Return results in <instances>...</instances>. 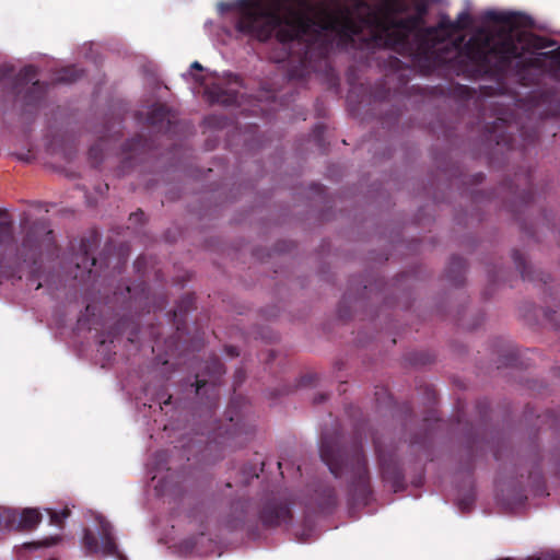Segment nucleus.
<instances>
[{"label":"nucleus","instance_id":"c9c22d12","mask_svg":"<svg viewBox=\"0 0 560 560\" xmlns=\"http://www.w3.org/2000/svg\"><path fill=\"white\" fill-rule=\"evenodd\" d=\"M202 537H203V534H200L198 536L188 537L179 544V547L182 550H184L186 552H194L196 545L198 542V539L202 538Z\"/></svg>","mask_w":560,"mask_h":560},{"label":"nucleus","instance_id":"e2e57ef3","mask_svg":"<svg viewBox=\"0 0 560 560\" xmlns=\"http://www.w3.org/2000/svg\"><path fill=\"white\" fill-rule=\"evenodd\" d=\"M342 303H343V301L340 303V305L338 307V314H339V317L343 319L346 317H349V314L343 312Z\"/></svg>","mask_w":560,"mask_h":560},{"label":"nucleus","instance_id":"13d9d810","mask_svg":"<svg viewBox=\"0 0 560 560\" xmlns=\"http://www.w3.org/2000/svg\"><path fill=\"white\" fill-rule=\"evenodd\" d=\"M477 408L479 409V412L482 415L488 410L489 404L487 400L478 401Z\"/></svg>","mask_w":560,"mask_h":560},{"label":"nucleus","instance_id":"680f3d73","mask_svg":"<svg viewBox=\"0 0 560 560\" xmlns=\"http://www.w3.org/2000/svg\"><path fill=\"white\" fill-rule=\"evenodd\" d=\"M424 482V476L423 474L419 475L413 481L412 485L416 487H421Z\"/></svg>","mask_w":560,"mask_h":560},{"label":"nucleus","instance_id":"7ed1b4c3","mask_svg":"<svg viewBox=\"0 0 560 560\" xmlns=\"http://www.w3.org/2000/svg\"><path fill=\"white\" fill-rule=\"evenodd\" d=\"M427 9L418 8L416 14L405 19L388 16L380 21L382 32L373 35L372 43L386 45L402 57L413 61L430 62L434 59L438 45L447 42L456 33L467 30L471 24V16L467 11L460 12L455 21L442 15L434 26H423Z\"/></svg>","mask_w":560,"mask_h":560},{"label":"nucleus","instance_id":"0eeeda50","mask_svg":"<svg viewBox=\"0 0 560 560\" xmlns=\"http://www.w3.org/2000/svg\"><path fill=\"white\" fill-rule=\"evenodd\" d=\"M57 249L54 231L44 220L33 222L21 243V256L24 261L36 265L44 254L54 255Z\"/></svg>","mask_w":560,"mask_h":560},{"label":"nucleus","instance_id":"39448f33","mask_svg":"<svg viewBox=\"0 0 560 560\" xmlns=\"http://www.w3.org/2000/svg\"><path fill=\"white\" fill-rule=\"evenodd\" d=\"M13 67L0 66V91L2 94H10L14 98H19L22 90H25L22 96L24 108L37 107L46 95V84L35 80L37 69L32 66H25L16 75L13 77Z\"/></svg>","mask_w":560,"mask_h":560},{"label":"nucleus","instance_id":"9b49d317","mask_svg":"<svg viewBox=\"0 0 560 560\" xmlns=\"http://www.w3.org/2000/svg\"><path fill=\"white\" fill-rule=\"evenodd\" d=\"M373 445L378 464L381 479L389 483L394 492L404 491L407 488L405 475L396 457V446L387 450L381 436L373 434Z\"/></svg>","mask_w":560,"mask_h":560},{"label":"nucleus","instance_id":"864d4df0","mask_svg":"<svg viewBox=\"0 0 560 560\" xmlns=\"http://www.w3.org/2000/svg\"><path fill=\"white\" fill-rule=\"evenodd\" d=\"M536 482H537V493L540 495H544L545 491H546V485L540 475L537 477Z\"/></svg>","mask_w":560,"mask_h":560},{"label":"nucleus","instance_id":"79ce46f5","mask_svg":"<svg viewBox=\"0 0 560 560\" xmlns=\"http://www.w3.org/2000/svg\"><path fill=\"white\" fill-rule=\"evenodd\" d=\"M326 133V126L323 124H317L313 129V135L311 140H324Z\"/></svg>","mask_w":560,"mask_h":560},{"label":"nucleus","instance_id":"ddd939ff","mask_svg":"<svg viewBox=\"0 0 560 560\" xmlns=\"http://www.w3.org/2000/svg\"><path fill=\"white\" fill-rule=\"evenodd\" d=\"M258 520L265 528H276L289 524L292 520L290 503L281 499H267L262 502Z\"/></svg>","mask_w":560,"mask_h":560},{"label":"nucleus","instance_id":"3c124183","mask_svg":"<svg viewBox=\"0 0 560 560\" xmlns=\"http://www.w3.org/2000/svg\"><path fill=\"white\" fill-rule=\"evenodd\" d=\"M224 351L231 358H236L240 355V350L235 346H225Z\"/></svg>","mask_w":560,"mask_h":560},{"label":"nucleus","instance_id":"603ef678","mask_svg":"<svg viewBox=\"0 0 560 560\" xmlns=\"http://www.w3.org/2000/svg\"><path fill=\"white\" fill-rule=\"evenodd\" d=\"M500 272H501V270L498 272L492 269L488 270V279H489V282L491 285L497 283V281L499 280V277H500Z\"/></svg>","mask_w":560,"mask_h":560},{"label":"nucleus","instance_id":"f8f14e48","mask_svg":"<svg viewBox=\"0 0 560 560\" xmlns=\"http://www.w3.org/2000/svg\"><path fill=\"white\" fill-rule=\"evenodd\" d=\"M96 520L98 523L101 544L90 528H84L82 545L85 552L88 555L101 553L103 557H115L117 560H128L118 549L113 525L103 516H97Z\"/></svg>","mask_w":560,"mask_h":560},{"label":"nucleus","instance_id":"b1692460","mask_svg":"<svg viewBox=\"0 0 560 560\" xmlns=\"http://www.w3.org/2000/svg\"><path fill=\"white\" fill-rule=\"evenodd\" d=\"M466 269V260L460 256L453 255L445 270V276L452 285L462 287L465 282Z\"/></svg>","mask_w":560,"mask_h":560},{"label":"nucleus","instance_id":"4d7b16f0","mask_svg":"<svg viewBox=\"0 0 560 560\" xmlns=\"http://www.w3.org/2000/svg\"><path fill=\"white\" fill-rule=\"evenodd\" d=\"M327 398H328V397H327V395H326V394H317V395L313 398V404H314V405L322 404V402H324Z\"/></svg>","mask_w":560,"mask_h":560},{"label":"nucleus","instance_id":"09e8293b","mask_svg":"<svg viewBox=\"0 0 560 560\" xmlns=\"http://www.w3.org/2000/svg\"><path fill=\"white\" fill-rule=\"evenodd\" d=\"M245 380V371L240 368L234 373V386H240Z\"/></svg>","mask_w":560,"mask_h":560},{"label":"nucleus","instance_id":"bf43d9fd","mask_svg":"<svg viewBox=\"0 0 560 560\" xmlns=\"http://www.w3.org/2000/svg\"><path fill=\"white\" fill-rule=\"evenodd\" d=\"M149 142H140V141H137V142H125V147H124V151H129L131 149H133V145L135 144H142V147H144L145 144H148Z\"/></svg>","mask_w":560,"mask_h":560},{"label":"nucleus","instance_id":"4468645a","mask_svg":"<svg viewBox=\"0 0 560 560\" xmlns=\"http://www.w3.org/2000/svg\"><path fill=\"white\" fill-rule=\"evenodd\" d=\"M38 161L45 164L71 162L77 155L75 142H40Z\"/></svg>","mask_w":560,"mask_h":560},{"label":"nucleus","instance_id":"052dcab7","mask_svg":"<svg viewBox=\"0 0 560 560\" xmlns=\"http://www.w3.org/2000/svg\"><path fill=\"white\" fill-rule=\"evenodd\" d=\"M109 187L108 184L100 185L95 188L96 192L101 196L105 195L108 191Z\"/></svg>","mask_w":560,"mask_h":560},{"label":"nucleus","instance_id":"5fc2aeb1","mask_svg":"<svg viewBox=\"0 0 560 560\" xmlns=\"http://www.w3.org/2000/svg\"><path fill=\"white\" fill-rule=\"evenodd\" d=\"M144 218V212L142 210H138L130 214L129 220L135 222H141Z\"/></svg>","mask_w":560,"mask_h":560},{"label":"nucleus","instance_id":"bb28decb","mask_svg":"<svg viewBox=\"0 0 560 560\" xmlns=\"http://www.w3.org/2000/svg\"><path fill=\"white\" fill-rule=\"evenodd\" d=\"M514 180L523 182L528 188L517 195V200L523 205H528L534 200L532 187V172L529 170L515 173Z\"/></svg>","mask_w":560,"mask_h":560},{"label":"nucleus","instance_id":"c03bdc74","mask_svg":"<svg viewBox=\"0 0 560 560\" xmlns=\"http://www.w3.org/2000/svg\"><path fill=\"white\" fill-rule=\"evenodd\" d=\"M8 508H0V530H7L8 529Z\"/></svg>","mask_w":560,"mask_h":560},{"label":"nucleus","instance_id":"37998d69","mask_svg":"<svg viewBox=\"0 0 560 560\" xmlns=\"http://www.w3.org/2000/svg\"><path fill=\"white\" fill-rule=\"evenodd\" d=\"M242 472L245 477V483H248L249 479L258 477L255 466H244Z\"/></svg>","mask_w":560,"mask_h":560},{"label":"nucleus","instance_id":"473e14b6","mask_svg":"<svg viewBox=\"0 0 560 560\" xmlns=\"http://www.w3.org/2000/svg\"><path fill=\"white\" fill-rule=\"evenodd\" d=\"M407 360L412 365H427L433 362V357L427 352H412L409 353Z\"/></svg>","mask_w":560,"mask_h":560},{"label":"nucleus","instance_id":"f704fd0d","mask_svg":"<svg viewBox=\"0 0 560 560\" xmlns=\"http://www.w3.org/2000/svg\"><path fill=\"white\" fill-rule=\"evenodd\" d=\"M90 315H94V307L92 305H86L84 313L79 316L77 322L80 329H91Z\"/></svg>","mask_w":560,"mask_h":560},{"label":"nucleus","instance_id":"9d476101","mask_svg":"<svg viewBox=\"0 0 560 560\" xmlns=\"http://www.w3.org/2000/svg\"><path fill=\"white\" fill-rule=\"evenodd\" d=\"M245 404V399L241 396L233 397L226 409V417L229 424L224 428H219L214 433V441L219 444L229 447H236L243 444L248 436L253 435L254 429L244 422L241 413V407Z\"/></svg>","mask_w":560,"mask_h":560},{"label":"nucleus","instance_id":"de8ad7c7","mask_svg":"<svg viewBox=\"0 0 560 560\" xmlns=\"http://www.w3.org/2000/svg\"><path fill=\"white\" fill-rule=\"evenodd\" d=\"M156 400L160 405L167 406L172 401V395L167 394L165 390L158 394Z\"/></svg>","mask_w":560,"mask_h":560},{"label":"nucleus","instance_id":"5701e85b","mask_svg":"<svg viewBox=\"0 0 560 560\" xmlns=\"http://www.w3.org/2000/svg\"><path fill=\"white\" fill-rule=\"evenodd\" d=\"M248 509V501L235 500L230 505V512L223 520V525L230 530H235L243 526Z\"/></svg>","mask_w":560,"mask_h":560},{"label":"nucleus","instance_id":"6ab92c4d","mask_svg":"<svg viewBox=\"0 0 560 560\" xmlns=\"http://www.w3.org/2000/svg\"><path fill=\"white\" fill-rule=\"evenodd\" d=\"M15 249L14 224L11 220H0V275L7 273L8 258Z\"/></svg>","mask_w":560,"mask_h":560},{"label":"nucleus","instance_id":"4c0bfd02","mask_svg":"<svg viewBox=\"0 0 560 560\" xmlns=\"http://www.w3.org/2000/svg\"><path fill=\"white\" fill-rule=\"evenodd\" d=\"M317 380H318V375L316 373H307L300 377L299 386H301V387L312 386L317 382Z\"/></svg>","mask_w":560,"mask_h":560},{"label":"nucleus","instance_id":"f3484780","mask_svg":"<svg viewBox=\"0 0 560 560\" xmlns=\"http://www.w3.org/2000/svg\"><path fill=\"white\" fill-rule=\"evenodd\" d=\"M176 120V113L166 104H154L145 116V125L158 131L162 132L167 130Z\"/></svg>","mask_w":560,"mask_h":560},{"label":"nucleus","instance_id":"c85d7f7f","mask_svg":"<svg viewBox=\"0 0 560 560\" xmlns=\"http://www.w3.org/2000/svg\"><path fill=\"white\" fill-rule=\"evenodd\" d=\"M170 452L166 450L156 451L153 454L152 467L155 471L170 470Z\"/></svg>","mask_w":560,"mask_h":560},{"label":"nucleus","instance_id":"0e129e2a","mask_svg":"<svg viewBox=\"0 0 560 560\" xmlns=\"http://www.w3.org/2000/svg\"><path fill=\"white\" fill-rule=\"evenodd\" d=\"M483 179H485V174L483 173H477L474 176V182L475 183H481Z\"/></svg>","mask_w":560,"mask_h":560},{"label":"nucleus","instance_id":"6e6552de","mask_svg":"<svg viewBox=\"0 0 560 560\" xmlns=\"http://www.w3.org/2000/svg\"><path fill=\"white\" fill-rule=\"evenodd\" d=\"M225 373V366L217 355H211L205 363L201 373L196 375V395L200 405L208 412H212L219 405V386L221 376Z\"/></svg>","mask_w":560,"mask_h":560},{"label":"nucleus","instance_id":"49530a36","mask_svg":"<svg viewBox=\"0 0 560 560\" xmlns=\"http://www.w3.org/2000/svg\"><path fill=\"white\" fill-rule=\"evenodd\" d=\"M527 500V497L521 490L516 493L515 498L512 501H508L509 504L512 505H523Z\"/></svg>","mask_w":560,"mask_h":560},{"label":"nucleus","instance_id":"dca6fc26","mask_svg":"<svg viewBox=\"0 0 560 560\" xmlns=\"http://www.w3.org/2000/svg\"><path fill=\"white\" fill-rule=\"evenodd\" d=\"M128 303L130 307L139 308L150 313L151 308L162 310L166 304V299L163 296L159 302L151 303V294L149 285L142 281L133 285H127Z\"/></svg>","mask_w":560,"mask_h":560},{"label":"nucleus","instance_id":"69168bd1","mask_svg":"<svg viewBox=\"0 0 560 560\" xmlns=\"http://www.w3.org/2000/svg\"><path fill=\"white\" fill-rule=\"evenodd\" d=\"M190 68L192 70H198V71H202L203 70V67L201 66V63H199L198 61H194L190 66Z\"/></svg>","mask_w":560,"mask_h":560},{"label":"nucleus","instance_id":"a211bd4d","mask_svg":"<svg viewBox=\"0 0 560 560\" xmlns=\"http://www.w3.org/2000/svg\"><path fill=\"white\" fill-rule=\"evenodd\" d=\"M7 148L0 149V156H9L19 162L38 161L40 142H5Z\"/></svg>","mask_w":560,"mask_h":560},{"label":"nucleus","instance_id":"338daca9","mask_svg":"<svg viewBox=\"0 0 560 560\" xmlns=\"http://www.w3.org/2000/svg\"><path fill=\"white\" fill-rule=\"evenodd\" d=\"M125 328H126V319L121 318L117 323V329L125 330Z\"/></svg>","mask_w":560,"mask_h":560},{"label":"nucleus","instance_id":"cd10ccee","mask_svg":"<svg viewBox=\"0 0 560 560\" xmlns=\"http://www.w3.org/2000/svg\"><path fill=\"white\" fill-rule=\"evenodd\" d=\"M83 75V71L75 66H69L56 74L55 81L59 83H72Z\"/></svg>","mask_w":560,"mask_h":560},{"label":"nucleus","instance_id":"8fccbe9b","mask_svg":"<svg viewBox=\"0 0 560 560\" xmlns=\"http://www.w3.org/2000/svg\"><path fill=\"white\" fill-rule=\"evenodd\" d=\"M310 190H311L312 192L317 194V195H322V194H324V192H325V186H324V185H322V184H319V183H312V184L310 185Z\"/></svg>","mask_w":560,"mask_h":560},{"label":"nucleus","instance_id":"aec40b11","mask_svg":"<svg viewBox=\"0 0 560 560\" xmlns=\"http://www.w3.org/2000/svg\"><path fill=\"white\" fill-rule=\"evenodd\" d=\"M194 310H196V296L194 293H187L178 300L176 306L172 311V320L176 327L178 339L186 329V315Z\"/></svg>","mask_w":560,"mask_h":560},{"label":"nucleus","instance_id":"72a5a7b5","mask_svg":"<svg viewBox=\"0 0 560 560\" xmlns=\"http://www.w3.org/2000/svg\"><path fill=\"white\" fill-rule=\"evenodd\" d=\"M518 357L515 351L508 350L501 354L498 361V368L501 366H517Z\"/></svg>","mask_w":560,"mask_h":560},{"label":"nucleus","instance_id":"774afa93","mask_svg":"<svg viewBox=\"0 0 560 560\" xmlns=\"http://www.w3.org/2000/svg\"><path fill=\"white\" fill-rule=\"evenodd\" d=\"M536 560H559V559L556 557L546 556V557H538V558H536Z\"/></svg>","mask_w":560,"mask_h":560},{"label":"nucleus","instance_id":"a878e982","mask_svg":"<svg viewBox=\"0 0 560 560\" xmlns=\"http://www.w3.org/2000/svg\"><path fill=\"white\" fill-rule=\"evenodd\" d=\"M316 503L324 513H332L338 504V497L332 486H324L316 490Z\"/></svg>","mask_w":560,"mask_h":560},{"label":"nucleus","instance_id":"412c9836","mask_svg":"<svg viewBox=\"0 0 560 560\" xmlns=\"http://www.w3.org/2000/svg\"><path fill=\"white\" fill-rule=\"evenodd\" d=\"M96 245V236L82 238L79 252L74 255L77 268L83 269L89 277L92 275L93 267L96 266V258L92 256V249Z\"/></svg>","mask_w":560,"mask_h":560},{"label":"nucleus","instance_id":"393cba45","mask_svg":"<svg viewBox=\"0 0 560 560\" xmlns=\"http://www.w3.org/2000/svg\"><path fill=\"white\" fill-rule=\"evenodd\" d=\"M59 541H61L60 535L48 536L42 540L28 541V542H24L20 546H15L14 550H15L16 557L20 560H26L25 552H34L42 548L52 547V546L57 545Z\"/></svg>","mask_w":560,"mask_h":560},{"label":"nucleus","instance_id":"f257e3e1","mask_svg":"<svg viewBox=\"0 0 560 560\" xmlns=\"http://www.w3.org/2000/svg\"><path fill=\"white\" fill-rule=\"evenodd\" d=\"M235 30L258 42L276 37L289 44L307 34L317 24L324 31L336 32L340 42L360 50L389 49L370 38L382 32L380 21L387 16L354 19L348 9L324 11L318 23L313 18L315 5L311 0H240Z\"/></svg>","mask_w":560,"mask_h":560},{"label":"nucleus","instance_id":"a19ab883","mask_svg":"<svg viewBox=\"0 0 560 560\" xmlns=\"http://www.w3.org/2000/svg\"><path fill=\"white\" fill-rule=\"evenodd\" d=\"M556 315H557V311H555V310L547 308L545 311L546 319L552 324V326L555 327L556 330L560 331V319L558 320L556 318Z\"/></svg>","mask_w":560,"mask_h":560},{"label":"nucleus","instance_id":"a18cd8bd","mask_svg":"<svg viewBox=\"0 0 560 560\" xmlns=\"http://www.w3.org/2000/svg\"><path fill=\"white\" fill-rule=\"evenodd\" d=\"M494 143V147L491 148L492 151H503V150H506V151H511L512 148H513V143L514 142H500V141H497V142H493Z\"/></svg>","mask_w":560,"mask_h":560},{"label":"nucleus","instance_id":"6e6d98bb","mask_svg":"<svg viewBox=\"0 0 560 560\" xmlns=\"http://www.w3.org/2000/svg\"><path fill=\"white\" fill-rule=\"evenodd\" d=\"M138 334H139V325H138V324H136V325L132 327V329L130 330V334H129V336H128V340H129L130 342H135V340H136V338H137Z\"/></svg>","mask_w":560,"mask_h":560},{"label":"nucleus","instance_id":"c756f323","mask_svg":"<svg viewBox=\"0 0 560 560\" xmlns=\"http://www.w3.org/2000/svg\"><path fill=\"white\" fill-rule=\"evenodd\" d=\"M408 12V5L404 2V0H387L386 3V13L383 16H394L397 18V14H404ZM404 16L402 19H405Z\"/></svg>","mask_w":560,"mask_h":560},{"label":"nucleus","instance_id":"58836bf2","mask_svg":"<svg viewBox=\"0 0 560 560\" xmlns=\"http://www.w3.org/2000/svg\"><path fill=\"white\" fill-rule=\"evenodd\" d=\"M474 502H475V497L472 494H468L458 501V508L463 512H469L474 505Z\"/></svg>","mask_w":560,"mask_h":560},{"label":"nucleus","instance_id":"7c9ffc66","mask_svg":"<svg viewBox=\"0 0 560 560\" xmlns=\"http://www.w3.org/2000/svg\"><path fill=\"white\" fill-rule=\"evenodd\" d=\"M88 158L93 167H97L104 159V151L101 142H93L89 148Z\"/></svg>","mask_w":560,"mask_h":560},{"label":"nucleus","instance_id":"1a4fd4ad","mask_svg":"<svg viewBox=\"0 0 560 560\" xmlns=\"http://www.w3.org/2000/svg\"><path fill=\"white\" fill-rule=\"evenodd\" d=\"M284 83H289V80L282 74L261 81L256 94L250 96L254 103L250 112L267 116L270 112L288 105L291 95L283 92Z\"/></svg>","mask_w":560,"mask_h":560},{"label":"nucleus","instance_id":"f03ea898","mask_svg":"<svg viewBox=\"0 0 560 560\" xmlns=\"http://www.w3.org/2000/svg\"><path fill=\"white\" fill-rule=\"evenodd\" d=\"M487 22L502 26L499 32L479 27L460 49L459 57L467 61L472 75L502 79L514 60L521 70L529 68L547 72L560 81V47L523 59L526 52L555 45V40L527 31H517L521 15L514 12L488 10L482 15Z\"/></svg>","mask_w":560,"mask_h":560},{"label":"nucleus","instance_id":"423d86ee","mask_svg":"<svg viewBox=\"0 0 560 560\" xmlns=\"http://www.w3.org/2000/svg\"><path fill=\"white\" fill-rule=\"evenodd\" d=\"M195 80L205 84V96L210 104H219L223 106L243 105L244 95L241 90L244 88L243 80L240 75L224 72L222 75L215 74L206 82L202 75H196Z\"/></svg>","mask_w":560,"mask_h":560},{"label":"nucleus","instance_id":"e433bc0d","mask_svg":"<svg viewBox=\"0 0 560 560\" xmlns=\"http://www.w3.org/2000/svg\"><path fill=\"white\" fill-rule=\"evenodd\" d=\"M486 89L488 90V88H486ZM489 90H491V92H488V91L485 92L487 95H510V94H512L510 89L508 86H505L500 81L498 82L497 88H489Z\"/></svg>","mask_w":560,"mask_h":560},{"label":"nucleus","instance_id":"4be33fe9","mask_svg":"<svg viewBox=\"0 0 560 560\" xmlns=\"http://www.w3.org/2000/svg\"><path fill=\"white\" fill-rule=\"evenodd\" d=\"M512 258L523 280L539 281L544 284H547L551 281V276L549 273L534 270L532 266L527 265L520 250L514 249L512 253Z\"/></svg>","mask_w":560,"mask_h":560},{"label":"nucleus","instance_id":"20e7f679","mask_svg":"<svg viewBox=\"0 0 560 560\" xmlns=\"http://www.w3.org/2000/svg\"><path fill=\"white\" fill-rule=\"evenodd\" d=\"M362 428L357 425L352 436L346 440L340 431L320 435L319 456L330 474L340 479L347 477V501L350 509L364 508L373 497L369 459L364 452Z\"/></svg>","mask_w":560,"mask_h":560},{"label":"nucleus","instance_id":"2f4dec72","mask_svg":"<svg viewBox=\"0 0 560 560\" xmlns=\"http://www.w3.org/2000/svg\"><path fill=\"white\" fill-rule=\"evenodd\" d=\"M47 514L49 515L50 524L61 527L65 520L70 516L69 508H63L60 511H55L52 509H46Z\"/></svg>","mask_w":560,"mask_h":560},{"label":"nucleus","instance_id":"2eb2a0df","mask_svg":"<svg viewBox=\"0 0 560 560\" xmlns=\"http://www.w3.org/2000/svg\"><path fill=\"white\" fill-rule=\"evenodd\" d=\"M8 532H30L42 522V514L37 509L25 508L21 511L8 508Z\"/></svg>","mask_w":560,"mask_h":560},{"label":"nucleus","instance_id":"ea45409f","mask_svg":"<svg viewBox=\"0 0 560 560\" xmlns=\"http://www.w3.org/2000/svg\"><path fill=\"white\" fill-rule=\"evenodd\" d=\"M431 428H427L425 432L422 435H415L410 439L411 445H425L427 441L430 438Z\"/></svg>","mask_w":560,"mask_h":560}]
</instances>
